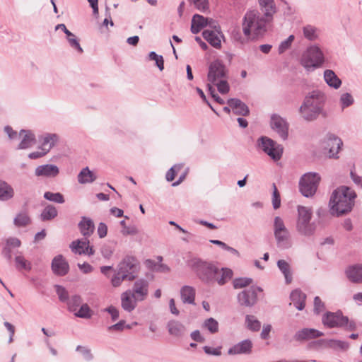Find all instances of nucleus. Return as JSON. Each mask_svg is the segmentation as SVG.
Instances as JSON below:
<instances>
[{"label":"nucleus","mask_w":362,"mask_h":362,"mask_svg":"<svg viewBox=\"0 0 362 362\" xmlns=\"http://www.w3.org/2000/svg\"><path fill=\"white\" fill-rule=\"evenodd\" d=\"M326 96L319 90L309 93L299 107L301 117L308 122L315 120L322 112Z\"/></svg>","instance_id":"nucleus-3"},{"label":"nucleus","mask_w":362,"mask_h":362,"mask_svg":"<svg viewBox=\"0 0 362 362\" xmlns=\"http://www.w3.org/2000/svg\"><path fill=\"white\" fill-rule=\"evenodd\" d=\"M57 140L58 136L56 134H47L40 139L42 144L39 147V149L45 150L47 153H48L51 148L54 147Z\"/></svg>","instance_id":"nucleus-32"},{"label":"nucleus","mask_w":362,"mask_h":362,"mask_svg":"<svg viewBox=\"0 0 362 362\" xmlns=\"http://www.w3.org/2000/svg\"><path fill=\"white\" fill-rule=\"evenodd\" d=\"M211 23H214L212 19L206 18L201 15L195 14L192 19L191 31L192 33L197 34L199 33L202 28Z\"/></svg>","instance_id":"nucleus-23"},{"label":"nucleus","mask_w":362,"mask_h":362,"mask_svg":"<svg viewBox=\"0 0 362 362\" xmlns=\"http://www.w3.org/2000/svg\"><path fill=\"white\" fill-rule=\"evenodd\" d=\"M139 302L145 300L149 293V282L144 279L134 281L132 288L127 290Z\"/></svg>","instance_id":"nucleus-11"},{"label":"nucleus","mask_w":362,"mask_h":362,"mask_svg":"<svg viewBox=\"0 0 362 362\" xmlns=\"http://www.w3.org/2000/svg\"><path fill=\"white\" fill-rule=\"evenodd\" d=\"M182 168L181 165H175L173 166L166 173L165 177L168 182L173 181L176 175V170H180Z\"/></svg>","instance_id":"nucleus-60"},{"label":"nucleus","mask_w":362,"mask_h":362,"mask_svg":"<svg viewBox=\"0 0 362 362\" xmlns=\"http://www.w3.org/2000/svg\"><path fill=\"white\" fill-rule=\"evenodd\" d=\"M69 269V264L62 255H57L52 262V270L57 276L66 275Z\"/></svg>","instance_id":"nucleus-16"},{"label":"nucleus","mask_w":362,"mask_h":362,"mask_svg":"<svg viewBox=\"0 0 362 362\" xmlns=\"http://www.w3.org/2000/svg\"><path fill=\"white\" fill-rule=\"evenodd\" d=\"M320 148L329 158H338V153L343 145L341 139L333 134H327L320 141Z\"/></svg>","instance_id":"nucleus-8"},{"label":"nucleus","mask_w":362,"mask_h":362,"mask_svg":"<svg viewBox=\"0 0 362 362\" xmlns=\"http://www.w3.org/2000/svg\"><path fill=\"white\" fill-rule=\"evenodd\" d=\"M81 303L82 298L79 295L72 296L66 302L68 310L74 313L81 305Z\"/></svg>","instance_id":"nucleus-42"},{"label":"nucleus","mask_w":362,"mask_h":362,"mask_svg":"<svg viewBox=\"0 0 362 362\" xmlns=\"http://www.w3.org/2000/svg\"><path fill=\"white\" fill-rule=\"evenodd\" d=\"M300 62L306 71H313L323 65L325 55L318 45H313L308 46L303 52Z\"/></svg>","instance_id":"nucleus-5"},{"label":"nucleus","mask_w":362,"mask_h":362,"mask_svg":"<svg viewBox=\"0 0 362 362\" xmlns=\"http://www.w3.org/2000/svg\"><path fill=\"white\" fill-rule=\"evenodd\" d=\"M348 322V317L341 312H327L322 317V323L329 328L344 327Z\"/></svg>","instance_id":"nucleus-12"},{"label":"nucleus","mask_w":362,"mask_h":362,"mask_svg":"<svg viewBox=\"0 0 362 362\" xmlns=\"http://www.w3.org/2000/svg\"><path fill=\"white\" fill-rule=\"evenodd\" d=\"M252 346V342L250 339H245L230 347L228 354L230 355L250 354Z\"/></svg>","instance_id":"nucleus-19"},{"label":"nucleus","mask_w":362,"mask_h":362,"mask_svg":"<svg viewBox=\"0 0 362 362\" xmlns=\"http://www.w3.org/2000/svg\"><path fill=\"white\" fill-rule=\"evenodd\" d=\"M323 332L313 328H303L296 332L294 339L297 341H307L323 336Z\"/></svg>","instance_id":"nucleus-17"},{"label":"nucleus","mask_w":362,"mask_h":362,"mask_svg":"<svg viewBox=\"0 0 362 362\" xmlns=\"http://www.w3.org/2000/svg\"><path fill=\"white\" fill-rule=\"evenodd\" d=\"M290 298L298 310L304 309L306 296L300 290L296 289L293 291L290 295Z\"/></svg>","instance_id":"nucleus-31"},{"label":"nucleus","mask_w":362,"mask_h":362,"mask_svg":"<svg viewBox=\"0 0 362 362\" xmlns=\"http://www.w3.org/2000/svg\"><path fill=\"white\" fill-rule=\"evenodd\" d=\"M220 33L217 30H205L202 33L203 37L215 48L221 47Z\"/></svg>","instance_id":"nucleus-30"},{"label":"nucleus","mask_w":362,"mask_h":362,"mask_svg":"<svg viewBox=\"0 0 362 362\" xmlns=\"http://www.w3.org/2000/svg\"><path fill=\"white\" fill-rule=\"evenodd\" d=\"M55 288H56V292L58 295L59 300L63 303H66L68 301V300L69 299V293H68L67 291L65 289V288H64L63 286H59V285H56Z\"/></svg>","instance_id":"nucleus-54"},{"label":"nucleus","mask_w":362,"mask_h":362,"mask_svg":"<svg viewBox=\"0 0 362 362\" xmlns=\"http://www.w3.org/2000/svg\"><path fill=\"white\" fill-rule=\"evenodd\" d=\"M67 37V40L69 43V45L76 49L77 51H78L80 53H82L83 52V49L81 48L79 42H78V40H77V38L76 37L75 35L72 33V35L71 36H66Z\"/></svg>","instance_id":"nucleus-58"},{"label":"nucleus","mask_w":362,"mask_h":362,"mask_svg":"<svg viewBox=\"0 0 362 362\" xmlns=\"http://www.w3.org/2000/svg\"><path fill=\"white\" fill-rule=\"evenodd\" d=\"M139 302L128 291L121 294V306L126 312L132 313L136 308Z\"/></svg>","instance_id":"nucleus-22"},{"label":"nucleus","mask_w":362,"mask_h":362,"mask_svg":"<svg viewBox=\"0 0 362 362\" xmlns=\"http://www.w3.org/2000/svg\"><path fill=\"white\" fill-rule=\"evenodd\" d=\"M262 291L261 287L252 286L238 294V302L242 306L252 307L257 302V292Z\"/></svg>","instance_id":"nucleus-10"},{"label":"nucleus","mask_w":362,"mask_h":362,"mask_svg":"<svg viewBox=\"0 0 362 362\" xmlns=\"http://www.w3.org/2000/svg\"><path fill=\"white\" fill-rule=\"evenodd\" d=\"M320 176L316 173L304 174L299 181V190L305 197H313L318 187Z\"/></svg>","instance_id":"nucleus-7"},{"label":"nucleus","mask_w":362,"mask_h":362,"mask_svg":"<svg viewBox=\"0 0 362 362\" xmlns=\"http://www.w3.org/2000/svg\"><path fill=\"white\" fill-rule=\"evenodd\" d=\"M325 309L324 303L321 300L320 298L316 296L314 299V310L316 313H320Z\"/></svg>","instance_id":"nucleus-62"},{"label":"nucleus","mask_w":362,"mask_h":362,"mask_svg":"<svg viewBox=\"0 0 362 362\" xmlns=\"http://www.w3.org/2000/svg\"><path fill=\"white\" fill-rule=\"evenodd\" d=\"M293 40H294V35H291L290 36H288V37L287 39L282 41L279 46V49H278L279 53L282 54L285 51H286L288 49H289L290 47L291 46V44Z\"/></svg>","instance_id":"nucleus-53"},{"label":"nucleus","mask_w":362,"mask_h":362,"mask_svg":"<svg viewBox=\"0 0 362 362\" xmlns=\"http://www.w3.org/2000/svg\"><path fill=\"white\" fill-rule=\"evenodd\" d=\"M76 351H80L83 354L84 358L87 361H90L93 358V355L90 352V350L86 347L79 345L76 347Z\"/></svg>","instance_id":"nucleus-61"},{"label":"nucleus","mask_w":362,"mask_h":362,"mask_svg":"<svg viewBox=\"0 0 362 362\" xmlns=\"http://www.w3.org/2000/svg\"><path fill=\"white\" fill-rule=\"evenodd\" d=\"M131 329L132 326L129 325H126L124 320H120L117 323L111 325L108 327V330H115V331H122L124 328Z\"/></svg>","instance_id":"nucleus-59"},{"label":"nucleus","mask_w":362,"mask_h":362,"mask_svg":"<svg viewBox=\"0 0 362 362\" xmlns=\"http://www.w3.org/2000/svg\"><path fill=\"white\" fill-rule=\"evenodd\" d=\"M257 146L274 160L281 159L284 148L276 141L263 136L257 140Z\"/></svg>","instance_id":"nucleus-9"},{"label":"nucleus","mask_w":362,"mask_h":362,"mask_svg":"<svg viewBox=\"0 0 362 362\" xmlns=\"http://www.w3.org/2000/svg\"><path fill=\"white\" fill-rule=\"evenodd\" d=\"M129 275L124 274L122 272L117 271V274L112 278L111 282L113 286L117 287L120 286L124 280H127Z\"/></svg>","instance_id":"nucleus-52"},{"label":"nucleus","mask_w":362,"mask_h":362,"mask_svg":"<svg viewBox=\"0 0 362 362\" xmlns=\"http://www.w3.org/2000/svg\"><path fill=\"white\" fill-rule=\"evenodd\" d=\"M354 101L352 95L349 93H342L340 96L339 103L342 110L351 105Z\"/></svg>","instance_id":"nucleus-48"},{"label":"nucleus","mask_w":362,"mask_h":362,"mask_svg":"<svg viewBox=\"0 0 362 362\" xmlns=\"http://www.w3.org/2000/svg\"><path fill=\"white\" fill-rule=\"evenodd\" d=\"M313 211L311 208L298 206L296 230L304 236L313 235L316 230V224L311 222Z\"/></svg>","instance_id":"nucleus-6"},{"label":"nucleus","mask_w":362,"mask_h":362,"mask_svg":"<svg viewBox=\"0 0 362 362\" xmlns=\"http://www.w3.org/2000/svg\"><path fill=\"white\" fill-rule=\"evenodd\" d=\"M167 328L170 335L175 337H182L185 332V327L177 320H170L167 324Z\"/></svg>","instance_id":"nucleus-28"},{"label":"nucleus","mask_w":362,"mask_h":362,"mask_svg":"<svg viewBox=\"0 0 362 362\" xmlns=\"http://www.w3.org/2000/svg\"><path fill=\"white\" fill-rule=\"evenodd\" d=\"M277 266L284 274L286 283L287 284H290L292 281V274L290 264L286 261L280 259L277 262Z\"/></svg>","instance_id":"nucleus-39"},{"label":"nucleus","mask_w":362,"mask_h":362,"mask_svg":"<svg viewBox=\"0 0 362 362\" xmlns=\"http://www.w3.org/2000/svg\"><path fill=\"white\" fill-rule=\"evenodd\" d=\"M199 11H204L208 8V0H192Z\"/></svg>","instance_id":"nucleus-63"},{"label":"nucleus","mask_w":362,"mask_h":362,"mask_svg":"<svg viewBox=\"0 0 362 362\" xmlns=\"http://www.w3.org/2000/svg\"><path fill=\"white\" fill-rule=\"evenodd\" d=\"M272 16H262L257 11H248L243 19V32L247 40H255L262 37L267 31L269 22Z\"/></svg>","instance_id":"nucleus-1"},{"label":"nucleus","mask_w":362,"mask_h":362,"mask_svg":"<svg viewBox=\"0 0 362 362\" xmlns=\"http://www.w3.org/2000/svg\"><path fill=\"white\" fill-rule=\"evenodd\" d=\"M16 267L18 269H25L30 271L31 269V264L26 260L24 257L18 255L15 258Z\"/></svg>","instance_id":"nucleus-47"},{"label":"nucleus","mask_w":362,"mask_h":362,"mask_svg":"<svg viewBox=\"0 0 362 362\" xmlns=\"http://www.w3.org/2000/svg\"><path fill=\"white\" fill-rule=\"evenodd\" d=\"M6 245L11 248L12 247H19L21 245V242L17 238L10 237L6 239Z\"/></svg>","instance_id":"nucleus-64"},{"label":"nucleus","mask_w":362,"mask_h":362,"mask_svg":"<svg viewBox=\"0 0 362 362\" xmlns=\"http://www.w3.org/2000/svg\"><path fill=\"white\" fill-rule=\"evenodd\" d=\"M139 269V262L133 257H126L118 265V270L124 274L129 275L127 280L132 281L136 278Z\"/></svg>","instance_id":"nucleus-13"},{"label":"nucleus","mask_w":362,"mask_h":362,"mask_svg":"<svg viewBox=\"0 0 362 362\" xmlns=\"http://www.w3.org/2000/svg\"><path fill=\"white\" fill-rule=\"evenodd\" d=\"M148 57L150 60L156 62V66L160 71L163 70L164 60L163 56L157 54L155 52H151L148 54Z\"/></svg>","instance_id":"nucleus-51"},{"label":"nucleus","mask_w":362,"mask_h":362,"mask_svg":"<svg viewBox=\"0 0 362 362\" xmlns=\"http://www.w3.org/2000/svg\"><path fill=\"white\" fill-rule=\"evenodd\" d=\"M30 223V218L26 213H20L13 220V223L18 227L28 226Z\"/></svg>","instance_id":"nucleus-45"},{"label":"nucleus","mask_w":362,"mask_h":362,"mask_svg":"<svg viewBox=\"0 0 362 362\" xmlns=\"http://www.w3.org/2000/svg\"><path fill=\"white\" fill-rule=\"evenodd\" d=\"M356 198V193L351 188L346 186L337 187L332 192L329 200L332 214L339 216L350 212Z\"/></svg>","instance_id":"nucleus-2"},{"label":"nucleus","mask_w":362,"mask_h":362,"mask_svg":"<svg viewBox=\"0 0 362 362\" xmlns=\"http://www.w3.org/2000/svg\"><path fill=\"white\" fill-rule=\"evenodd\" d=\"M270 125L283 140H286L288 136L289 124L287 121L281 116L274 114L271 117Z\"/></svg>","instance_id":"nucleus-14"},{"label":"nucleus","mask_w":362,"mask_h":362,"mask_svg":"<svg viewBox=\"0 0 362 362\" xmlns=\"http://www.w3.org/2000/svg\"><path fill=\"white\" fill-rule=\"evenodd\" d=\"M74 314L80 318L89 319L92 316V310L87 303H84Z\"/></svg>","instance_id":"nucleus-43"},{"label":"nucleus","mask_w":362,"mask_h":362,"mask_svg":"<svg viewBox=\"0 0 362 362\" xmlns=\"http://www.w3.org/2000/svg\"><path fill=\"white\" fill-rule=\"evenodd\" d=\"M273 194H272V205L274 209H277L281 205L280 194L277 189L276 185H272Z\"/></svg>","instance_id":"nucleus-55"},{"label":"nucleus","mask_w":362,"mask_h":362,"mask_svg":"<svg viewBox=\"0 0 362 362\" xmlns=\"http://www.w3.org/2000/svg\"><path fill=\"white\" fill-rule=\"evenodd\" d=\"M252 283L251 278H237L233 280V284L235 289L245 288Z\"/></svg>","instance_id":"nucleus-49"},{"label":"nucleus","mask_w":362,"mask_h":362,"mask_svg":"<svg viewBox=\"0 0 362 362\" xmlns=\"http://www.w3.org/2000/svg\"><path fill=\"white\" fill-rule=\"evenodd\" d=\"M96 179V176L88 167L84 168L78 175V182L80 184L91 183Z\"/></svg>","instance_id":"nucleus-38"},{"label":"nucleus","mask_w":362,"mask_h":362,"mask_svg":"<svg viewBox=\"0 0 362 362\" xmlns=\"http://www.w3.org/2000/svg\"><path fill=\"white\" fill-rule=\"evenodd\" d=\"M264 15L269 18L276 13V6L274 0H258Z\"/></svg>","instance_id":"nucleus-40"},{"label":"nucleus","mask_w":362,"mask_h":362,"mask_svg":"<svg viewBox=\"0 0 362 362\" xmlns=\"http://www.w3.org/2000/svg\"><path fill=\"white\" fill-rule=\"evenodd\" d=\"M57 210L55 206L49 204L42 210L40 214V218L43 221L52 220L57 216Z\"/></svg>","instance_id":"nucleus-41"},{"label":"nucleus","mask_w":362,"mask_h":362,"mask_svg":"<svg viewBox=\"0 0 362 362\" xmlns=\"http://www.w3.org/2000/svg\"><path fill=\"white\" fill-rule=\"evenodd\" d=\"M277 247L281 249H288L291 247V240L289 230L274 233Z\"/></svg>","instance_id":"nucleus-24"},{"label":"nucleus","mask_w":362,"mask_h":362,"mask_svg":"<svg viewBox=\"0 0 362 362\" xmlns=\"http://www.w3.org/2000/svg\"><path fill=\"white\" fill-rule=\"evenodd\" d=\"M204 327L211 333H216L218 331V323L213 317H210L204 321Z\"/></svg>","instance_id":"nucleus-50"},{"label":"nucleus","mask_w":362,"mask_h":362,"mask_svg":"<svg viewBox=\"0 0 362 362\" xmlns=\"http://www.w3.org/2000/svg\"><path fill=\"white\" fill-rule=\"evenodd\" d=\"M88 245V239L84 237V238L82 240L73 241L70 245V248L71 249L72 252L76 254L83 255L85 254V250H86V247Z\"/></svg>","instance_id":"nucleus-35"},{"label":"nucleus","mask_w":362,"mask_h":362,"mask_svg":"<svg viewBox=\"0 0 362 362\" xmlns=\"http://www.w3.org/2000/svg\"><path fill=\"white\" fill-rule=\"evenodd\" d=\"M234 114L240 116H247L250 114L247 105L238 98H230L227 101Z\"/></svg>","instance_id":"nucleus-21"},{"label":"nucleus","mask_w":362,"mask_h":362,"mask_svg":"<svg viewBox=\"0 0 362 362\" xmlns=\"http://www.w3.org/2000/svg\"><path fill=\"white\" fill-rule=\"evenodd\" d=\"M347 278L354 283H362V264L350 267L346 271Z\"/></svg>","instance_id":"nucleus-29"},{"label":"nucleus","mask_w":362,"mask_h":362,"mask_svg":"<svg viewBox=\"0 0 362 362\" xmlns=\"http://www.w3.org/2000/svg\"><path fill=\"white\" fill-rule=\"evenodd\" d=\"M214 84L217 86L219 93L222 94H226L228 93L230 90L229 85L225 79L219 80L216 81Z\"/></svg>","instance_id":"nucleus-57"},{"label":"nucleus","mask_w":362,"mask_h":362,"mask_svg":"<svg viewBox=\"0 0 362 362\" xmlns=\"http://www.w3.org/2000/svg\"><path fill=\"white\" fill-rule=\"evenodd\" d=\"M303 33L307 40L315 41L319 38L320 30L312 25H306L303 28Z\"/></svg>","instance_id":"nucleus-37"},{"label":"nucleus","mask_w":362,"mask_h":362,"mask_svg":"<svg viewBox=\"0 0 362 362\" xmlns=\"http://www.w3.org/2000/svg\"><path fill=\"white\" fill-rule=\"evenodd\" d=\"M233 272L229 268H221L219 269V272L216 275V282L218 285L223 286L233 277Z\"/></svg>","instance_id":"nucleus-36"},{"label":"nucleus","mask_w":362,"mask_h":362,"mask_svg":"<svg viewBox=\"0 0 362 362\" xmlns=\"http://www.w3.org/2000/svg\"><path fill=\"white\" fill-rule=\"evenodd\" d=\"M245 322L249 329L255 332L260 329L261 322L254 315H246Z\"/></svg>","instance_id":"nucleus-44"},{"label":"nucleus","mask_w":362,"mask_h":362,"mask_svg":"<svg viewBox=\"0 0 362 362\" xmlns=\"http://www.w3.org/2000/svg\"><path fill=\"white\" fill-rule=\"evenodd\" d=\"M180 298L183 303L195 305L196 291L194 287L184 286L180 288Z\"/></svg>","instance_id":"nucleus-26"},{"label":"nucleus","mask_w":362,"mask_h":362,"mask_svg":"<svg viewBox=\"0 0 362 362\" xmlns=\"http://www.w3.org/2000/svg\"><path fill=\"white\" fill-rule=\"evenodd\" d=\"M44 198L47 200L58 204H63L65 202L64 196L59 192L54 193L51 192H46L44 194Z\"/></svg>","instance_id":"nucleus-46"},{"label":"nucleus","mask_w":362,"mask_h":362,"mask_svg":"<svg viewBox=\"0 0 362 362\" xmlns=\"http://www.w3.org/2000/svg\"><path fill=\"white\" fill-rule=\"evenodd\" d=\"M226 76L225 66L218 60L213 62L209 66L208 80L215 83L216 81L223 79Z\"/></svg>","instance_id":"nucleus-15"},{"label":"nucleus","mask_w":362,"mask_h":362,"mask_svg":"<svg viewBox=\"0 0 362 362\" xmlns=\"http://www.w3.org/2000/svg\"><path fill=\"white\" fill-rule=\"evenodd\" d=\"M288 230L283 219L279 216H276L274 219V233Z\"/></svg>","instance_id":"nucleus-56"},{"label":"nucleus","mask_w":362,"mask_h":362,"mask_svg":"<svg viewBox=\"0 0 362 362\" xmlns=\"http://www.w3.org/2000/svg\"><path fill=\"white\" fill-rule=\"evenodd\" d=\"M59 173V168L52 164L39 165L35 170V174L37 177H54Z\"/></svg>","instance_id":"nucleus-20"},{"label":"nucleus","mask_w":362,"mask_h":362,"mask_svg":"<svg viewBox=\"0 0 362 362\" xmlns=\"http://www.w3.org/2000/svg\"><path fill=\"white\" fill-rule=\"evenodd\" d=\"M316 344H325L327 346L333 349L347 350L349 347L348 342L337 339H321L315 341Z\"/></svg>","instance_id":"nucleus-33"},{"label":"nucleus","mask_w":362,"mask_h":362,"mask_svg":"<svg viewBox=\"0 0 362 362\" xmlns=\"http://www.w3.org/2000/svg\"><path fill=\"white\" fill-rule=\"evenodd\" d=\"M19 137L21 138V141L18 144L17 149L29 148L36 143L35 136L30 130H21L19 132Z\"/></svg>","instance_id":"nucleus-18"},{"label":"nucleus","mask_w":362,"mask_h":362,"mask_svg":"<svg viewBox=\"0 0 362 362\" xmlns=\"http://www.w3.org/2000/svg\"><path fill=\"white\" fill-rule=\"evenodd\" d=\"M189 265L202 282L208 284L216 283V275L218 274L219 268L214 263L193 258L189 260Z\"/></svg>","instance_id":"nucleus-4"},{"label":"nucleus","mask_w":362,"mask_h":362,"mask_svg":"<svg viewBox=\"0 0 362 362\" xmlns=\"http://www.w3.org/2000/svg\"><path fill=\"white\" fill-rule=\"evenodd\" d=\"M78 228L81 233L88 238L93 234L95 230V225L90 218L83 217L78 223Z\"/></svg>","instance_id":"nucleus-27"},{"label":"nucleus","mask_w":362,"mask_h":362,"mask_svg":"<svg viewBox=\"0 0 362 362\" xmlns=\"http://www.w3.org/2000/svg\"><path fill=\"white\" fill-rule=\"evenodd\" d=\"M14 196L13 188L4 180H0V201H8Z\"/></svg>","instance_id":"nucleus-34"},{"label":"nucleus","mask_w":362,"mask_h":362,"mask_svg":"<svg viewBox=\"0 0 362 362\" xmlns=\"http://www.w3.org/2000/svg\"><path fill=\"white\" fill-rule=\"evenodd\" d=\"M323 78L327 86L335 90L339 89L341 86V80L331 69H326L324 71Z\"/></svg>","instance_id":"nucleus-25"}]
</instances>
